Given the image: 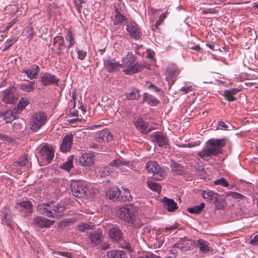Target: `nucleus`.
Returning a JSON list of instances; mask_svg holds the SVG:
<instances>
[{
	"label": "nucleus",
	"instance_id": "f257e3e1",
	"mask_svg": "<svg viewBox=\"0 0 258 258\" xmlns=\"http://www.w3.org/2000/svg\"><path fill=\"white\" fill-rule=\"evenodd\" d=\"M66 208L62 205L52 203L40 204L37 206L39 213L50 218H59L63 214Z\"/></svg>",
	"mask_w": 258,
	"mask_h": 258
},
{
	"label": "nucleus",
	"instance_id": "f03ea898",
	"mask_svg": "<svg viewBox=\"0 0 258 258\" xmlns=\"http://www.w3.org/2000/svg\"><path fill=\"white\" fill-rule=\"evenodd\" d=\"M71 187L73 195L76 198H84L90 194L89 185L85 181L73 180Z\"/></svg>",
	"mask_w": 258,
	"mask_h": 258
},
{
	"label": "nucleus",
	"instance_id": "7ed1b4c3",
	"mask_svg": "<svg viewBox=\"0 0 258 258\" xmlns=\"http://www.w3.org/2000/svg\"><path fill=\"white\" fill-rule=\"evenodd\" d=\"M47 120V116L42 111H37L31 116L30 125V130L33 132L38 131L44 125Z\"/></svg>",
	"mask_w": 258,
	"mask_h": 258
},
{
	"label": "nucleus",
	"instance_id": "20e7f679",
	"mask_svg": "<svg viewBox=\"0 0 258 258\" xmlns=\"http://www.w3.org/2000/svg\"><path fill=\"white\" fill-rule=\"evenodd\" d=\"M207 144L209 147L214 151V153L216 156L222 153V148L226 144V139H215L212 138L207 142Z\"/></svg>",
	"mask_w": 258,
	"mask_h": 258
},
{
	"label": "nucleus",
	"instance_id": "39448f33",
	"mask_svg": "<svg viewBox=\"0 0 258 258\" xmlns=\"http://www.w3.org/2000/svg\"><path fill=\"white\" fill-rule=\"evenodd\" d=\"M0 218L2 223L11 228H14L15 222L13 220V216L11 211L8 207H3L1 211Z\"/></svg>",
	"mask_w": 258,
	"mask_h": 258
},
{
	"label": "nucleus",
	"instance_id": "423d86ee",
	"mask_svg": "<svg viewBox=\"0 0 258 258\" xmlns=\"http://www.w3.org/2000/svg\"><path fill=\"white\" fill-rule=\"evenodd\" d=\"M117 214L120 219L130 223H133L135 220V215L133 209L130 207H122L120 208Z\"/></svg>",
	"mask_w": 258,
	"mask_h": 258
},
{
	"label": "nucleus",
	"instance_id": "0eeeda50",
	"mask_svg": "<svg viewBox=\"0 0 258 258\" xmlns=\"http://www.w3.org/2000/svg\"><path fill=\"white\" fill-rule=\"evenodd\" d=\"M152 141L160 147L166 148L169 145L167 136L162 132H156L151 136Z\"/></svg>",
	"mask_w": 258,
	"mask_h": 258
},
{
	"label": "nucleus",
	"instance_id": "6e6552de",
	"mask_svg": "<svg viewBox=\"0 0 258 258\" xmlns=\"http://www.w3.org/2000/svg\"><path fill=\"white\" fill-rule=\"evenodd\" d=\"M179 70L174 64H169L166 71V79L168 83L172 84L179 74Z\"/></svg>",
	"mask_w": 258,
	"mask_h": 258
},
{
	"label": "nucleus",
	"instance_id": "1a4fd4ad",
	"mask_svg": "<svg viewBox=\"0 0 258 258\" xmlns=\"http://www.w3.org/2000/svg\"><path fill=\"white\" fill-rule=\"evenodd\" d=\"M87 237L90 240L91 244L95 246L101 243L103 236L102 230L98 229L96 230L87 233Z\"/></svg>",
	"mask_w": 258,
	"mask_h": 258
},
{
	"label": "nucleus",
	"instance_id": "9d476101",
	"mask_svg": "<svg viewBox=\"0 0 258 258\" xmlns=\"http://www.w3.org/2000/svg\"><path fill=\"white\" fill-rule=\"evenodd\" d=\"M59 79L49 73H45L40 77V82L45 86L52 85H58Z\"/></svg>",
	"mask_w": 258,
	"mask_h": 258
},
{
	"label": "nucleus",
	"instance_id": "9b49d317",
	"mask_svg": "<svg viewBox=\"0 0 258 258\" xmlns=\"http://www.w3.org/2000/svg\"><path fill=\"white\" fill-rule=\"evenodd\" d=\"M54 220H51L45 217L41 216H37L33 218L32 224L36 227L40 228H48L51 226L54 223Z\"/></svg>",
	"mask_w": 258,
	"mask_h": 258
},
{
	"label": "nucleus",
	"instance_id": "f8f14e48",
	"mask_svg": "<svg viewBox=\"0 0 258 258\" xmlns=\"http://www.w3.org/2000/svg\"><path fill=\"white\" fill-rule=\"evenodd\" d=\"M94 161L95 155L91 152L84 153L79 158V162L83 166H92L94 163Z\"/></svg>",
	"mask_w": 258,
	"mask_h": 258
},
{
	"label": "nucleus",
	"instance_id": "ddd939ff",
	"mask_svg": "<svg viewBox=\"0 0 258 258\" xmlns=\"http://www.w3.org/2000/svg\"><path fill=\"white\" fill-rule=\"evenodd\" d=\"M149 67L150 66L145 64L144 62H137L130 66L128 69H125L124 72L126 75H132L141 72L144 68L149 69Z\"/></svg>",
	"mask_w": 258,
	"mask_h": 258
},
{
	"label": "nucleus",
	"instance_id": "4468645a",
	"mask_svg": "<svg viewBox=\"0 0 258 258\" xmlns=\"http://www.w3.org/2000/svg\"><path fill=\"white\" fill-rule=\"evenodd\" d=\"M73 139L74 136L72 134H68L64 136L60 146V150L62 152L66 153L71 150Z\"/></svg>",
	"mask_w": 258,
	"mask_h": 258
},
{
	"label": "nucleus",
	"instance_id": "2eb2a0df",
	"mask_svg": "<svg viewBox=\"0 0 258 258\" xmlns=\"http://www.w3.org/2000/svg\"><path fill=\"white\" fill-rule=\"evenodd\" d=\"M40 154L42 159H46L48 162H50L54 157V151L51 147L44 145L40 150Z\"/></svg>",
	"mask_w": 258,
	"mask_h": 258
},
{
	"label": "nucleus",
	"instance_id": "dca6fc26",
	"mask_svg": "<svg viewBox=\"0 0 258 258\" xmlns=\"http://www.w3.org/2000/svg\"><path fill=\"white\" fill-rule=\"evenodd\" d=\"M126 30L135 39H139L142 35L138 25L135 22H131L126 25Z\"/></svg>",
	"mask_w": 258,
	"mask_h": 258
},
{
	"label": "nucleus",
	"instance_id": "f3484780",
	"mask_svg": "<svg viewBox=\"0 0 258 258\" xmlns=\"http://www.w3.org/2000/svg\"><path fill=\"white\" fill-rule=\"evenodd\" d=\"M14 89L13 87H10L3 92V101L7 104L14 103L16 98L14 95Z\"/></svg>",
	"mask_w": 258,
	"mask_h": 258
},
{
	"label": "nucleus",
	"instance_id": "a211bd4d",
	"mask_svg": "<svg viewBox=\"0 0 258 258\" xmlns=\"http://www.w3.org/2000/svg\"><path fill=\"white\" fill-rule=\"evenodd\" d=\"M20 206V211L23 212L25 216L30 214L33 212V206L31 202L29 201H24L19 203Z\"/></svg>",
	"mask_w": 258,
	"mask_h": 258
},
{
	"label": "nucleus",
	"instance_id": "6ab92c4d",
	"mask_svg": "<svg viewBox=\"0 0 258 258\" xmlns=\"http://www.w3.org/2000/svg\"><path fill=\"white\" fill-rule=\"evenodd\" d=\"M112 139L113 136L107 129L103 130L97 135L96 137V140L99 142H108Z\"/></svg>",
	"mask_w": 258,
	"mask_h": 258
},
{
	"label": "nucleus",
	"instance_id": "aec40b11",
	"mask_svg": "<svg viewBox=\"0 0 258 258\" xmlns=\"http://www.w3.org/2000/svg\"><path fill=\"white\" fill-rule=\"evenodd\" d=\"M170 167L171 172L175 175H182L184 173L183 166L173 160L171 161Z\"/></svg>",
	"mask_w": 258,
	"mask_h": 258
},
{
	"label": "nucleus",
	"instance_id": "412c9836",
	"mask_svg": "<svg viewBox=\"0 0 258 258\" xmlns=\"http://www.w3.org/2000/svg\"><path fill=\"white\" fill-rule=\"evenodd\" d=\"M134 124L143 134H146L151 131L150 128H148V123L144 121L142 118H138L134 122Z\"/></svg>",
	"mask_w": 258,
	"mask_h": 258
},
{
	"label": "nucleus",
	"instance_id": "4be33fe9",
	"mask_svg": "<svg viewBox=\"0 0 258 258\" xmlns=\"http://www.w3.org/2000/svg\"><path fill=\"white\" fill-rule=\"evenodd\" d=\"M109 237L115 241H119L122 237V233L117 227H112L109 231Z\"/></svg>",
	"mask_w": 258,
	"mask_h": 258
},
{
	"label": "nucleus",
	"instance_id": "5701e85b",
	"mask_svg": "<svg viewBox=\"0 0 258 258\" xmlns=\"http://www.w3.org/2000/svg\"><path fill=\"white\" fill-rule=\"evenodd\" d=\"M162 202L165 208L169 212H173L178 208L177 203L173 199L164 197Z\"/></svg>",
	"mask_w": 258,
	"mask_h": 258
},
{
	"label": "nucleus",
	"instance_id": "b1692460",
	"mask_svg": "<svg viewBox=\"0 0 258 258\" xmlns=\"http://www.w3.org/2000/svg\"><path fill=\"white\" fill-rule=\"evenodd\" d=\"M40 70L39 66L34 64L32 66L31 69L23 70V73H25L30 80H33L36 78L37 75L40 72Z\"/></svg>",
	"mask_w": 258,
	"mask_h": 258
},
{
	"label": "nucleus",
	"instance_id": "393cba45",
	"mask_svg": "<svg viewBox=\"0 0 258 258\" xmlns=\"http://www.w3.org/2000/svg\"><path fill=\"white\" fill-rule=\"evenodd\" d=\"M136 57L132 52H128L127 54L122 59V65L128 69L130 66H132L135 62Z\"/></svg>",
	"mask_w": 258,
	"mask_h": 258
},
{
	"label": "nucleus",
	"instance_id": "a878e982",
	"mask_svg": "<svg viewBox=\"0 0 258 258\" xmlns=\"http://www.w3.org/2000/svg\"><path fill=\"white\" fill-rule=\"evenodd\" d=\"M107 258H127L125 251L120 250H111L108 251Z\"/></svg>",
	"mask_w": 258,
	"mask_h": 258
},
{
	"label": "nucleus",
	"instance_id": "bb28decb",
	"mask_svg": "<svg viewBox=\"0 0 258 258\" xmlns=\"http://www.w3.org/2000/svg\"><path fill=\"white\" fill-rule=\"evenodd\" d=\"M119 194H120V189L116 187L110 188L107 192L110 199L117 201H119Z\"/></svg>",
	"mask_w": 258,
	"mask_h": 258
},
{
	"label": "nucleus",
	"instance_id": "cd10ccee",
	"mask_svg": "<svg viewBox=\"0 0 258 258\" xmlns=\"http://www.w3.org/2000/svg\"><path fill=\"white\" fill-rule=\"evenodd\" d=\"M239 91V90L236 88L225 90L224 91L223 96L228 101H233L236 100V98L234 95L236 94Z\"/></svg>",
	"mask_w": 258,
	"mask_h": 258
},
{
	"label": "nucleus",
	"instance_id": "c85d7f7f",
	"mask_svg": "<svg viewBox=\"0 0 258 258\" xmlns=\"http://www.w3.org/2000/svg\"><path fill=\"white\" fill-rule=\"evenodd\" d=\"M104 64L109 72H111L121 67V65L118 62L113 59H108L104 62Z\"/></svg>",
	"mask_w": 258,
	"mask_h": 258
},
{
	"label": "nucleus",
	"instance_id": "c756f323",
	"mask_svg": "<svg viewBox=\"0 0 258 258\" xmlns=\"http://www.w3.org/2000/svg\"><path fill=\"white\" fill-rule=\"evenodd\" d=\"M29 162L27 159V156L25 155L20 156L17 161H15L13 165L15 167H23L28 165Z\"/></svg>",
	"mask_w": 258,
	"mask_h": 258
},
{
	"label": "nucleus",
	"instance_id": "7c9ffc66",
	"mask_svg": "<svg viewBox=\"0 0 258 258\" xmlns=\"http://www.w3.org/2000/svg\"><path fill=\"white\" fill-rule=\"evenodd\" d=\"M143 100L151 106H156L160 103L159 100L147 93H144Z\"/></svg>",
	"mask_w": 258,
	"mask_h": 258
},
{
	"label": "nucleus",
	"instance_id": "2f4dec72",
	"mask_svg": "<svg viewBox=\"0 0 258 258\" xmlns=\"http://www.w3.org/2000/svg\"><path fill=\"white\" fill-rule=\"evenodd\" d=\"M202 196L204 199H207L209 202L214 203L215 200H217V198L218 194L214 192L212 190L204 191L202 192Z\"/></svg>",
	"mask_w": 258,
	"mask_h": 258
},
{
	"label": "nucleus",
	"instance_id": "473e14b6",
	"mask_svg": "<svg viewBox=\"0 0 258 258\" xmlns=\"http://www.w3.org/2000/svg\"><path fill=\"white\" fill-rule=\"evenodd\" d=\"M27 84L22 83L20 85V89L22 91H26L27 92L33 91L35 89V82L34 81H27Z\"/></svg>",
	"mask_w": 258,
	"mask_h": 258
},
{
	"label": "nucleus",
	"instance_id": "72a5a7b5",
	"mask_svg": "<svg viewBox=\"0 0 258 258\" xmlns=\"http://www.w3.org/2000/svg\"><path fill=\"white\" fill-rule=\"evenodd\" d=\"M153 174V179L157 180H161L166 176V172L165 170L160 167V166L159 168H157V170L154 171Z\"/></svg>",
	"mask_w": 258,
	"mask_h": 258
},
{
	"label": "nucleus",
	"instance_id": "f704fd0d",
	"mask_svg": "<svg viewBox=\"0 0 258 258\" xmlns=\"http://www.w3.org/2000/svg\"><path fill=\"white\" fill-rule=\"evenodd\" d=\"M115 15L113 22L115 25H119L126 20V17L122 15L117 8L115 9Z\"/></svg>",
	"mask_w": 258,
	"mask_h": 258
},
{
	"label": "nucleus",
	"instance_id": "c9c22d12",
	"mask_svg": "<svg viewBox=\"0 0 258 258\" xmlns=\"http://www.w3.org/2000/svg\"><path fill=\"white\" fill-rule=\"evenodd\" d=\"M214 151H213L209 146L205 150L199 152L197 155L204 160H206V158L210 157L212 156H216L214 153Z\"/></svg>",
	"mask_w": 258,
	"mask_h": 258
},
{
	"label": "nucleus",
	"instance_id": "e433bc0d",
	"mask_svg": "<svg viewBox=\"0 0 258 258\" xmlns=\"http://www.w3.org/2000/svg\"><path fill=\"white\" fill-rule=\"evenodd\" d=\"M130 162L123 160L122 159H115L109 163V166L111 167H114L116 168L120 167L122 166H128L129 165Z\"/></svg>",
	"mask_w": 258,
	"mask_h": 258
},
{
	"label": "nucleus",
	"instance_id": "4c0bfd02",
	"mask_svg": "<svg viewBox=\"0 0 258 258\" xmlns=\"http://www.w3.org/2000/svg\"><path fill=\"white\" fill-rule=\"evenodd\" d=\"M58 44V50H62L64 47V41L63 37L61 36H56L53 38V44L55 45Z\"/></svg>",
	"mask_w": 258,
	"mask_h": 258
},
{
	"label": "nucleus",
	"instance_id": "58836bf2",
	"mask_svg": "<svg viewBox=\"0 0 258 258\" xmlns=\"http://www.w3.org/2000/svg\"><path fill=\"white\" fill-rule=\"evenodd\" d=\"M147 183L148 187L152 190L158 193H160L161 192L162 187L159 183L155 182L153 181H148Z\"/></svg>",
	"mask_w": 258,
	"mask_h": 258
},
{
	"label": "nucleus",
	"instance_id": "ea45409f",
	"mask_svg": "<svg viewBox=\"0 0 258 258\" xmlns=\"http://www.w3.org/2000/svg\"><path fill=\"white\" fill-rule=\"evenodd\" d=\"M119 201L121 202L129 201L131 198L128 190L124 188L122 189V190H120V194H119Z\"/></svg>",
	"mask_w": 258,
	"mask_h": 258
},
{
	"label": "nucleus",
	"instance_id": "a19ab883",
	"mask_svg": "<svg viewBox=\"0 0 258 258\" xmlns=\"http://www.w3.org/2000/svg\"><path fill=\"white\" fill-rule=\"evenodd\" d=\"M73 156H71L68 159V160L63 162L61 165H60V168L66 170L67 171H69L73 167Z\"/></svg>",
	"mask_w": 258,
	"mask_h": 258
},
{
	"label": "nucleus",
	"instance_id": "79ce46f5",
	"mask_svg": "<svg viewBox=\"0 0 258 258\" xmlns=\"http://www.w3.org/2000/svg\"><path fill=\"white\" fill-rule=\"evenodd\" d=\"M160 166L158 164V163L155 161H149L146 163V168L147 171L151 173H153L154 171L157 170V168H159Z\"/></svg>",
	"mask_w": 258,
	"mask_h": 258
},
{
	"label": "nucleus",
	"instance_id": "37998d69",
	"mask_svg": "<svg viewBox=\"0 0 258 258\" xmlns=\"http://www.w3.org/2000/svg\"><path fill=\"white\" fill-rule=\"evenodd\" d=\"M205 204L202 203L199 206H194L192 207L188 208L187 211L191 214H199L205 207Z\"/></svg>",
	"mask_w": 258,
	"mask_h": 258
},
{
	"label": "nucleus",
	"instance_id": "c03bdc74",
	"mask_svg": "<svg viewBox=\"0 0 258 258\" xmlns=\"http://www.w3.org/2000/svg\"><path fill=\"white\" fill-rule=\"evenodd\" d=\"M15 113L13 111L8 110L5 112L4 119L6 120L7 123H11L14 119L16 118Z\"/></svg>",
	"mask_w": 258,
	"mask_h": 258
},
{
	"label": "nucleus",
	"instance_id": "a18cd8bd",
	"mask_svg": "<svg viewBox=\"0 0 258 258\" xmlns=\"http://www.w3.org/2000/svg\"><path fill=\"white\" fill-rule=\"evenodd\" d=\"M198 242L201 251L203 252H206L210 250V247L207 241L202 239H199Z\"/></svg>",
	"mask_w": 258,
	"mask_h": 258
},
{
	"label": "nucleus",
	"instance_id": "49530a36",
	"mask_svg": "<svg viewBox=\"0 0 258 258\" xmlns=\"http://www.w3.org/2000/svg\"><path fill=\"white\" fill-rule=\"evenodd\" d=\"M214 203H215L216 208L218 210L223 209L227 205L226 201L222 199L218 198V197L217 198V200H215Z\"/></svg>",
	"mask_w": 258,
	"mask_h": 258
},
{
	"label": "nucleus",
	"instance_id": "de8ad7c7",
	"mask_svg": "<svg viewBox=\"0 0 258 258\" xmlns=\"http://www.w3.org/2000/svg\"><path fill=\"white\" fill-rule=\"evenodd\" d=\"M126 97L130 100L138 99L140 96L139 90L137 89H133L132 91L126 94Z\"/></svg>",
	"mask_w": 258,
	"mask_h": 258
},
{
	"label": "nucleus",
	"instance_id": "09e8293b",
	"mask_svg": "<svg viewBox=\"0 0 258 258\" xmlns=\"http://www.w3.org/2000/svg\"><path fill=\"white\" fill-rule=\"evenodd\" d=\"M66 39L67 41L69 42V44L67 45V47L68 48H71L76 43L75 39L73 36V33L70 30L67 31Z\"/></svg>",
	"mask_w": 258,
	"mask_h": 258
},
{
	"label": "nucleus",
	"instance_id": "8fccbe9b",
	"mask_svg": "<svg viewBox=\"0 0 258 258\" xmlns=\"http://www.w3.org/2000/svg\"><path fill=\"white\" fill-rule=\"evenodd\" d=\"M17 41V37L11 39H8L5 43V46L3 48V51H5L9 49L15 42Z\"/></svg>",
	"mask_w": 258,
	"mask_h": 258
},
{
	"label": "nucleus",
	"instance_id": "3c124183",
	"mask_svg": "<svg viewBox=\"0 0 258 258\" xmlns=\"http://www.w3.org/2000/svg\"><path fill=\"white\" fill-rule=\"evenodd\" d=\"M76 52L77 54L78 58L80 60H84L86 55H87V51L85 50L80 49L78 48H76Z\"/></svg>",
	"mask_w": 258,
	"mask_h": 258
},
{
	"label": "nucleus",
	"instance_id": "603ef678",
	"mask_svg": "<svg viewBox=\"0 0 258 258\" xmlns=\"http://www.w3.org/2000/svg\"><path fill=\"white\" fill-rule=\"evenodd\" d=\"M90 229H92V226L87 223H81L78 226V229L82 232H84L85 230Z\"/></svg>",
	"mask_w": 258,
	"mask_h": 258
},
{
	"label": "nucleus",
	"instance_id": "864d4df0",
	"mask_svg": "<svg viewBox=\"0 0 258 258\" xmlns=\"http://www.w3.org/2000/svg\"><path fill=\"white\" fill-rule=\"evenodd\" d=\"M54 253L56 255V257L57 258H61L60 256L69 258H72L71 253L69 252L56 251L54 252Z\"/></svg>",
	"mask_w": 258,
	"mask_h": 258
},
{
	"label": "nucleus",
	"instance_id": "5fc2aeb1",
	"mask_svg": "<svg viewBox=\"0 0 258 258\" xmlns=\"http://www.w3.org/2000/svg\"><path fill=\"white\" fill-rule=\"evenodd\" d=\"M215 184H217V185H218V184L221 185L224 187H227L229 186V183H228V182L226 181V180L225 178H224L223 177H221L219 179H218L216 181H215Z\"/></svg>",
	"mask_w": 258,
	"mask_h": 258
},
{
	"label": "nucleus",
	"instance_id": "6e6d98bb",
	"mask_svg": "<svg viewBox=\"0 0 258 258\" xmlns=\"http://www.w3.org/2000/svg\"><path fill=\"white\" fill-rule=\"evenodd\" d=\"M230 195L235 199H242L244 197L243 195L236 192L231 191L230 192Z\"/></svg>",
	"mask_w": 258,
	"mask_h": 258
},
{
	"label": "nucleus",
	"instance_id": "4d7b16f0",
	"mask_svg": "<svg viewBox=\"0 0 258 258\" xmlns=\"http://www.w3.org/2000/svg\"><path fill=\"white\" fill-rule=\"evenodd\" d=\"M28 103V102L26 100L22 99L19 103V106L23 109L27 106Z\"/></svg>",
	"mask_w": 258,
	"mask_h": 258
},
{
	"label": "nucleus",
	"instance_id": "13d9d810",
	"mask_svg": "<svg viewBox=\"0 0 258 258\" xmlns=\"http://www.w3.org/2000/svg\"><path fill=\"white\" fill-rule=\"evenodd\" d=\"M218 127H220L221 130H227L228 128V126L222 121H218Z\"/></svg>",
	"mask_w": 258,
	"mask_h": 258
},
{
	"label": "nucleus",
	"instance_id": "bf43d9fd",
	"mask_svg": "<svg viewBox=\"0 0 258 258\" xmlns=\"http://www.w3.org/2000/svg\"><path fill=\"white\" fill-rule=\"evenodd\" d=\"M178 227V224H176L174 225L170 226L169 227H167L165 228V232H169L171 231L175 230Z\"/></svg>",
	"mask_w": 258,
	"mask_h": 258
},
{
	"label": "nucleus",
	"instance_id": "052dcab7",
	"mask_svg": "<svg viewBox=\"0 0 258 258\" xmlns=\"http://www.w3.org/2000/svg\"><path fill=\"white\" fill-rule=\"evenodd\" d=\"M148 88L150 89H153L156 92H159L160 91V89L159 88L151 83H149Z\"/></svg>",
	"mask_w": 258,
	"mask_h": 258
},
{
	"label": "nucleus",
	"instance_id": "680f3d73",
	"mask_svg": "<svg viewBox=\"0 0 258 258\" xmlns=\"http://www.w3.org/2000/svg\"><path fill=\"white\" fill-rule=\"evenodd\" d=\"M179 245L180 244H174V245L172 247V248L170 250L171 253L175 254L176 252H177V251H176V248H178L179 249L181 248V246H180Z\"/></svg>",
	"mask_w": 258,
	"mask_h": 258
},
{
	"label": "nucleus",
	"instance_id": "e2e57ef3",
	"mask_svg": "<svg viewBox=\"0 0 258 258\" xmlns=\"http://www.w3.org/2000/svg\"><path fill=\"white\" fill-rule=\"evenodd\" d=\"M155 55L154 52L151 50H147V57L153 59Z\"/></svg>",
	"mask_w": 258,
	"mask_h": 258
},
{
	"label": "nucleus",
	"instance_id": "0e129e2a",
	"mask_svg": "<svg viewBox=\"0 0 258 258\" xmlns=\"http://www.w3.org/2000/svg\"><path fill=\"white\" fill-rule=\"evenodd\" d=\"M192 90L191 86H188L186 87H183L181 89V91L184 92V93H187Z\"/></svg>",
	"mask_w": 258,
	"mask_h": 258
},
{
	"label": "nucleus",
	"instance_id": "69168bd1",
	"mask_svg": "<svg viewBox=\"0 0 258 258\" xmlns=\"http://www.w3.org/2000/svg\"><path fill=\"white\" fill-rule=\"evenodd\" d=\"M110 248V244L104 243L101 245V249L106 250Z\"/></svg>",
	"mask_w": 258,
	"mask_h": 258
},
{
	"label": "nucleus",
	"instance_id": "338daca9",
	"mask_svg": "<svg viewBox=\"0 0 258 258\" xmlns=\"http://www.w3.org/2000/svg\"><path fill=\"white\" fill-rule=\"evenodd\" d=\"M144 258H160L159 256H158L156 255L155 254H149L147 255H146L145 257H144Z\"/></svg>",
	"mask_w": 258,
	"mask_h": 258
},
{
	"label": "nucleus",
	"instance_id": "774afa93",
	"mask_svg": "<svg viewBox=\"0 0 258 258\" xmlns=\"http://www.w3.org/2000/svg\"><path fill=\"white\" fill-rule=\"evenodd\" d=\"M161 21L159 19L156 22L154 26H153L152 29L154 30L155 29H157L158 27L161 24Z\"/></svg>",
	"mask_w": 258,
	"mask_h": 258
}]
</instances>
